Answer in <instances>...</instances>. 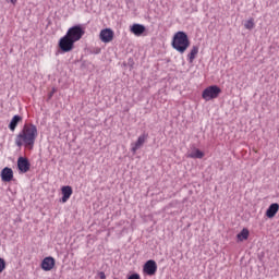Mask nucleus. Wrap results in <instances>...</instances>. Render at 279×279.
<instances>
[{
	"label": "nucleus",
	"mask_w": 279,
	"mask_h": 279,
	"mask_svg": "<svg viewBox=\"0 0 279 279\" xmlns=\"http://www.w3.org/2000/svg\"><path fill=\"white\" fill-rule=\"evenodd\" d=\"M38 138V128L35 124H24L22 131L15 137L16 147H26L34 149V145Z\"/></svg>",
	"instance_id": "obj_1"
},
{
	"label": "nucleus",
	"mask_w": 279,
	"mask_h": 279,
	"mask_svg": "<svg viewBox=\"0 0 279 279\" xmlns=\"http://www.w3.org/2000/svg\"><path fill=\"white\" fill-rule=\"evenodd\" d=\"M171 47L178 51V53H185L186 49L191 47V39H189L186 32H177L172 37Z\"/></svg>",
	"instance_id": "obj_2"
},
{
	"label": "nucleus",
	"mask_w": 279,
	"mask_h": 279,
	"mask_svg": "<svg viewBox=\"0 0 279 279\" xmlns=\"http://www.w3.org/2000/svg\"><path fill=\"white\" fill-rule=\"evenodd\" d=\"M86 34V31L82 26V24H76L72 27H70L66 32V36L70 37L74 43H77V40H82V37Z\"/></svg>",
	"instance_id": "obj_3"
},
{
	"label": "nucleus",
	"mask_w": 279,
	"mask_h": 279,
	"mask_svg": "<svg viewBox=\"0 0 279 279\" xmlns=\"http://www.w3.org/2000/svg\"><path fill=\"white\" fill-rule=\"evenodd\" d=\"M221 95V88L218 85L208 86L203 90L202 97L205 101L217 99Z\"/></svg>",
	"instance_id": "obj_4"
},
{
	"label": "nucleus",
	"mask_w": 279,
	"mask_h": 279,
	"mask_svg": "<svg viewBox=\"0 0 279 279\" xmlns=\"http://www.w3.org/2000/svg\"><path fill=\"white\" fill-rule=\"evenodd\" d=\"M59 49L61 53H69V51H73L75 47V41L72 40L66 34L59 39Z\"/></svg>",
	"instance_id": "obj_5"
},
{
	"label": "nucleus",
	"mask_w": 279,
	"mask_h": 279,
	"mask_svg": "<svg viewBox=\"0 0 279 279\" xmlns=\"http://www.w3.org/2000/svg\"><path fill=\"white\" fill-rule=\"evenodd\" d=\"M143 271L146 276H156V271H158V264H156V260L154 259H148L143 266Z\"/></svg>",
	"instance_id": "obj_6"
},
{
	"label": "nucleus",
	"mask_w": 279,
	"mask_h": 279,
	"mask_svg": "<svg viewBox=\"0 0 279 279\" xmlns=\"http://www.w3.org/2000/svg\"><path fill=\"white\" fill-rule=\"evenodd\" d=\"M99 39L101 40V43H112V40H114V31H112L111 28L101 29L99 34Z\"/></svg>",
	"instance_id": "obj_7"
},
{
	"label": "nucleus",
	"mask_w": 279,
	"mask_h": 279,
	"mask_svg": "<svg viewBox=\"0 0 279 279\" xmlns=\"http://www.w3.org/2000/svg\"><path fill=\"white\" fill-rule=\"evenodd\" d=\"M32 167L29 159L27 157H19L17 159V169L20 173H27Z\"/></svg>",
	"instance_id": "obj_8"
},
{
	"label": "nucleus",
	"mask_w": 279,
	"mask_h": 279,
	"mask_svg": "<svg viewBox=\"0 0 279 279\" xmlns=\"http://www.w3.org/2000/svg\"><path fill=\"white\" fill-rule=\"evenodd\" d=\"M40 267L44 271H51L56 267V258L52 256L45 257L41 260Z\"/></svg>",
	"instance_id": "obj_9"
},
{
	"label": "nucleus",
	"mask_w": 279,
	"mask_h": 279,
	"mask_svg": "<svg viewBox=\"0 0 279 279\" xmlns=\"http://www.w3.org/2000/svg\"><path fill=\"white\" fill-rule=\"evenodd\" d=\"M0 178L2 182H12L14 180V171L10 167H5L1 170Z\"/></svg>",
	"instance_id": "obj_10"
},
{
	"label": "nucleus",
	"mask_w": 279,
	"mask_h": 279,
	"mask_svg": "<svg viewBox=\"0 0 279 279\" xmlns=\"http://www.w3.org/2000/svg\"><path fill=\"white\" fill-rule=\"evenodd\" d=\"M62 197L60 198L61 204H66L69 199H71V195H73V187L70 185H64L61 187Z\"/></svg>",
	"instance_id": "obj_11"
},
{
	"label": "nucleus",
	"mask_w": 279,
	"mask_h": 279,
	"mask_svg": "<svg viewBox=\"0 0 279 279\" xmlns=\"http://www.w3.org/2000/svg\"><path fill=\"white\" fill-rule=\"evenodd\" d=\"M148 136L149 135L145 133L138 136L137 141L135 142V144H133L132 147L133 154H136V151H138V149H141L143 145H145V142L147 141Z\"/></svg>",
	"instance_id": "obj_12"
},
{
	"label": "nucleus",
	"mask_w": 279,
	"mask_h": 279,
	"mask_svg": "<svg viewBox=\"0 0 279 279\" xmlns=\"http://www.w3.org/2000/svg\"><path fill=\"white\" fill-rule=\"evenodd\" d=\"M279 210V204L278 203H272L269 205V207L266 210V217L268 219H274L276 215H278Z\"/></svg>",
	"instance_id": "obj_13"
},
{
	"label": "nucleus",
	"mask_w": 279,
	"mask_h": 279,
	"mask_svg": "<svg viewBox=\"0 0 279 279\" xmlns=\"http://www.w3.org/2000/svg\"><path fill=\"white\" fill-rule=\"evenodd\" d=\"M147 28L143 24H133L130 28V32L134 34V36H143Z\"/></svg>",
	"instance_id": "obj_14"
},
{
	"label": "nucleus",
	"mask_w": 279,
	"mask_h": 279,
	"mask_svg": "<svg viewBox=\"0 0 279 279\" xmlns=\"http://www.w3.org/2000/svg\"><path fill=\"white\" fill-rule=\"evenodd\" d=\"M21 121H23V117L19 114L13 116L9 123V130H11V132H14V130H16V126L19 125V123H21Z\"/></svg>",
	"instance_id": "obj_15"
},
{
	"label": "nucleus",
	"mask_w": 279,
	"mask_h": 279,
	"mask_svg": "<svg viewBox=\"0 0 279 279\" xmlns=\"http://www.w3.org/2000/svg\"><path fill=\"white\" fill-rule=\"evenodd\" d=\"M199 53V46H193L190 53L187 54V60L190 64H193L195 58H197V54Z\"/></svg>",
	"instance_id": "obj_16"
},
{
	"label": "nucleus",
	"mask_w": 279,
	"mask_h": 279,
	"mask_svg": "<svg viewBox=\"0 0 279 279\" xmlns=\"http://www.w3.org/2000/svg\"><path fill=\"white\" fill-rule=\"evenodd\" d=\"M238 241H247L250 239V230L247 228H244L241 230L240 233L236 234Z\"/></svg>",
	"instance_id": "obj_17"
},
{
	"label": "nucleus",
	"mask_w": 279,
	"mask_h": 279,
	"mask_svg": "<svg viewBox=\"0 0 279 279\" xmlns=\"http://www.w3.org/2000/svg\"><path fill=\"white\" fill-rule=\"evenodd\" d=\"M187 158H197L202 159L204 158V151H202L199 148H194L189 155Z\"/></svg>",
	"instance_id": "obj_18"
},
{
	"label": "nucleus",
	"mask_w": 279,
	"mask_h": 279,
	"mask_svg": "<svg viewBox=\"0 0 279 279\" xmlns=\"http://www.w3.org/2000/svg\"><path fill=\"white\" fill-rule=\"evenodd\" d=\"M254 19H251L244 24V27L245 29H254Z\"/></svg>",
	"instance_id": "obj_19"
},
{
	"label": "nucleus",
	"mask_w": 279,
	"mask_h": 279,
	"mask_svg": "<svg viewBox=\"0 0 279 279\" xmlns=\"http://www.w3.org/2000/svg\"><path fill=\"white\" fill-rule=\"evenodd\" d=\"M4 269H5V259L0 257V274H3Z\"/></svg>",
	"instance_id": "obj_20"
},
{
	"label": "nucleus",
	"mask_w": 279,
	"mask_h": 279,
	"mask_svg": "<svg viewBox=\"0 0 279 279\" xmlns=\"http://www.w3.org/2000/svg\"><path fill=\"white\" fill-rule=\"evenodd\" d=\"M128 279H141V275L138 272H134L128 277Z\"/></svg>",
	"instance_id": "obj_21"
},
{
	"label": "nucleus",
	"mask_w": 279,
	"mask_h": 279,
	"mask_svg": "<svg viewBox=\"0 0 279 279\" xmlns=\"http://www.w3.org/2000/svg\"><path fill=\"white\" fill-rule=\"evenodd\" d=\"M92 53H94V56H99V53H101V48H94Z\"/></svg>",
	"instance_id": "obj_22"
},
{
	"label": "nucleus",
	"mask_w": 279,
	"mask_h": 279,
	"mask_svg": "<svg viewBox=\"0 0 279 279\" xmlns=\"http://www.w3.org/2000/svg\"><path fill=\"white\" fill-rule=\"evenodd\" d=\"M98 276L100 279H106V272L104 271L98 272Z\"/></svg>",
	"instance_id": "obj_23"
},
{
	"label": "nucleus",
	"mask_w": 279,
	"mask_h": 279,
	"mask_svg": "<svg viewBox=\"0 0 279 279\" xmlns=\"http://www.w3.org/2000/svg\"><path fill=\"white\" fill-rule=\"evenodd\" d=\"M53 93H56V89H53L50 94H49V99H51L53 97Z\"/></svg>",
	"instance_id": "obj_24"
},
{
	"label": "nucleus",
	"mask_w": 279,
	"mask_h": 279,
	"mask_svg": "<svg viewBox=\"0 0 279 279\" xmlns=\"http://www.w3.org/2000/svg\"><path fill=\"white\" fill-rule=\"evenodd\" d=\"M16 1L17 0H10V3H12L13 5H16Z\"/></svg>",
	"instance_id": "obj_25"
}]
</instances>
